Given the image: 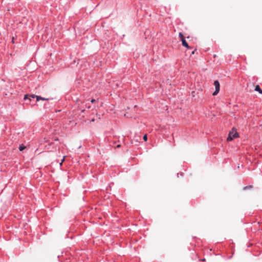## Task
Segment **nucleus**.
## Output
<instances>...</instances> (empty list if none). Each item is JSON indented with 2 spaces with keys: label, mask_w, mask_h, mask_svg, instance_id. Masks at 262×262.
<instances>
[{
  "label": "nucleus",
  "mask_w": 262,
  "mask_h": 262,
  "mask_svg": "<svg viewBox=\"0 0 262 262\" xmlns=\"http://www.w3.org/2000/svg\"><path fill=\"white\" fill-rule=\"evenodd\" d=\"M255 91L258 92L260 94H262V90L258 85H257L255 88Z\"/></svg>",
  "instance_id": "obj_5"
},
{
  "label": "nucleus",
  "mask_w": 262,
  "mask_h": 262,
  "mask_svg": "<svg viewBox=\"0 0 262 262\" xmlns=\"http://www.w3.org/2000/svg\"><path fill=\"white\" fill-rule=\"evenodd\" d=\"M94 120H95V119H92L91 120V122H93V121H94Z\"/></svg>",
  "instance_id": "obj_11"
},
{
  "label": "nucleus",
  "mask_w": 262,
  "mask_h": 262,
  "mask_svg": "<svg viewBox=\"0 0 262 262\" xmlns=\"http://www.w3.org/2000/svg\"><path fill=\"white\" fill-rule=\"evenodd\" d=\"M117 147H120V145H118L117 146Z\"/></svg>",
  "instance_id": "obj_13"
},
{
  "label": "nucleus",
  "mask_w": 262,
  "mask_h": 262,
  "mask_svg": "<svg viewBox=\"0 0 262 262\" xmlns=\"http://www.w3.org/2000/svg\"><path fill=\"white\" fill-rule=\"evenodd\" d=\"M65 157L66 156H64L63 158V159L61 161V162L60 163V165L61 166L62 164V163L64 162V160H65Z\"/></svg>",
  "instance_id": "obj_9"
},
{
  "label": "nucleus",
  "mask_w": 262,
  "mask_h": 262,
  "mask_svg": "<svg viewBox=\"0 0 262 262\" xmlns=\"http://www.w3.org/2000/svg\"><path fill=\"white\" fill-rule=\"evenodd\" d=\"M179 36L181 39V40H182V38L183 39H184L185 37L184 36H183V34L181 33V32H180L179 34Z\"/></svg>",
  "instance_id": "obj_7"
},
{
  "label": "nucleus",
  "mask_w": 262,
  "mask_h": 262,
  "mask_svg": "<svg viewBox=\"0 0 262 262\" xmlns=\"http://www.w3.org/2000/svg\"><path fill=\"white\" fill-rule=\"evenodd\" d=\"M31 98H36V101H38L40 100H49V98H43V97H41L40 96H36V95H26L24 97V99L25 100H27V99H29L30 101H31Z\"/></svg>",
  "instance_id": "obj_2"
},
{
  "label": "nucleus",
  "mask_w": 262,
  "mask_h": 262,
  "mask_svg": "<svg viewBox=\"0 0 262 262\" xmlns=\"http://www.w3.org/2000/svg\"><path fill=\"white\" fill-rule=\"evenodd\" d=\"M182 41V45L183 46H184L185 47L188 48V49H189L190 48V47L189 46L188 44L187 43L186 41L185 40V39H183L182 38V40H181Z\"/></svg>",
  "instance_id": "obj_4"
},
{
  "label": "nucleus",
  "mask_w": 262,
  "mask_h": 262,
  "mask_svg": "<svg viewBox=\"0 0 262 262\" xmlns=\"http://www.w3.org/2000/svg\"><path fill=\"white\" fill-rule=\"evenodd\" d=\"M214 85L215 86V90L213 92L212 95L213 96H215V95H216L219 93V92L220 91V85L219 82L217 80L214 81Z\"/></svg>",
  "instance_id": "obj_3"
},
{
  "label": "nucleus",
  "mask_w": 262,
  "mask_h": 262,
  "mask_svg": "<svg viewBox=\"0 0 262 262\" xmlns=\"http://www.w3.org/2000/svg\"><path fill=\"white\" fill-rule=\"evenodd\" d=\"M238 137V134L236 131V129L233 127L231 129V130L229 132L228 134V136L227 137V141H231L233 139L236 138Z\"/></svg>",
  "instance_id": "obj_1"
},
{
  "label": "nucleus",
  "mask_w": 262,
  "mask_h": 262,
  "mask_svg": "<svg viewBox=\"0 0 262 262\" xmlns=\"http://www.w3.org/2000/svg\"><path fill=\"white\" fill-rule=\"evenodd\" d=\"M12 42H14V37L12 38Z\"/></svg>",
  "instance_id": "obj_14"
},
{
  "label": "nucleus",
  "mask_w": 262,
  "mask_h": 262,
  "mask_svg": "<svg viewBox=\"0 0 262 262\" xmlns=\"http://www.w3.org/2000/svg\"><path fill=\"white\" fill-rule=\"evenodd\" d=\"M143 140L145 141H146L147 140V135H145L144 136H143Z\"/></svg>",
  "instance_id": "obj_8"
},
{
  "label": "nucleus",
  "mask_w": 262,
  "mask_h": 262,
  "mask_svg": "<svg viewBox=\"0 0 262 262\" xmlns=\"http://www.w3.org/2000/svg\"><path fill=\"white\" fill-rule=\"evenodd\" d=\"M26 147L24 145H21L19 147V149L20 151H23L24 149H25Z\"/></svg>",
  "instance_id": "obj_6"
},
{
  "label": "nucleus",
  "mask_w": 262,
  "mask_h": 262,
  "mask_svg": "<svg viewBox=\"0 0 262 262\" xmlns=\"http://www.w3.org/2000/svg\"><path fill=\"white\" fill-rule=\"evenodd\" d=\"M91 102L92 103H94V102H95V99H92L91 100Z\"/></svg>",
  "instance_id": "obj_10"
},
{
  "label": "nucleus",
  "mask_w": 262,
  "mask_h": 262,
  "mask_svg": "<svg viewBox=\"0 0 262 262\" xmlns=\"http://www.w3.org/2000/svg\"><path fill=\"white\" fill-rule=\"evenodd\" d=\"M194 52H195V51H193L192 52V54H194Z\"/></svg>",
  "instance_id": "obj_12"
}]
</instances>
